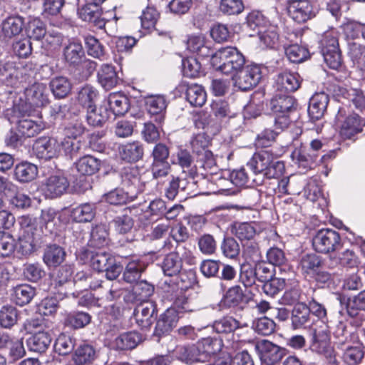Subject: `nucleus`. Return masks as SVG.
I'll use <instances>...</instances> for the list:
<instances>
[{
    "label": "nucleus",
    "mask_w": 365,
    "mask_h": 365,
    "mask_svg": "<svg viewBox=\"0 0 365 365\" xmlns=\"http://www.w3.org/2000/svg\"><path fill=\"white\" fill-rule=\"evenodd\" d=\"M121 185L131 194V197L142 192L143 185L140 182V170L136 166L124 167L120 173Z\"/></svg>",
    "instance_id": "obj_16"
},
{
    "label": "nucleus",
    "mask_w": 365,
    "mask_h": 365,
    "mask_svg": "<svg viewBox=\"0 0 365 365\" xmlns=\"http://www.w3.org/2000/svg\"><path fill=\"white\" fill-rule=\"evenodd\" d=\"M108 232L105 225H98L92 228L91 232V238L89 240L90 245L101 248L108 245Z\"/></svg>",
    "instance_id": "obj_54"
},
{
    "label": "nucleus",
    "mask_w": 365,
    "mask_h": 365,
    "mask_svg": "<svg viewBox=\"0 0 365 365\" xmlns=\"http://www.w3.org/2000/svg\"><path fill=\"white\" fill-rule=\"evenodd\" d=\"M1 346L9 345V354L14 360L23 357L25 354V349L21 340L12 341L8 335H2L0 337Z\"/></svg>",
    "instance_id": "obj_58"
},
{
    "label": "nucleus",
    "mask_w": 365,
    "mask_h": 365,
    "mask_svg": "<svg viewBox=\"0 0 365 365\" xmlns=\"http://www.w3.org/2000/svg\"><path fill=\"white\" fill-rule=\"evenodd\" d=\"M329 98L324 92L316 93L310 99L308 113L310 118L317 120L322 118L327 110Z\"/></svg>",
    "instance_id": "obj_27"
},
{
    "label": "nucleus",
    "mask_w": 365,
    "mask_h": 365,
    "mask_svg": "<svg viewBox=\"0 0 365 365\" xmlns=\"http://www.w3.org/2000/svg\"><path fill=\"white\" fill-rule=\"evenodd\" d=\"M262 363L274 365L279 362L284 354V349L267 340H262L256 344Z\"/></svg>",
    "instance_id": "obj_19"
},
{
    "label": "nucleus",
    "mask_w": 365,
    "mask_h": 365,
    "mask_svg": "<svg viewBox=\"0 0 365 365\" xmlns=\"http://www.w3.org/2000/svg\"><path fill=\"white\" fill-rule=\"evenodd\" d=\"M210 63L217 71L234 76L244 67L245 58L237 48L229 46L216 51Z\"/></svg>",
    "instance_id": "obj_3"
},
{
    "label": "nucleus",
    "mask_w": 365,
    "mask_h": 365,
    "mask_svg": "<svg viewBox=\"0 0 365 365\" xmlns=\"http://www.w3.org/2000/svg\"><path fill=\"white\" fill-rule=\"evenodd\" d=\"M322 265L321 257L316 254H306L301 257L298 268L304 274L312 275L317 273Z\"/></svg>",
    "instance_id": "obj_46"
},
{
    "label": "nucleus",
    "mask_w": 365,
    "mask_h": 365,
    "mask_svg": "<svg viewBox=\"0 0 365 365\" xmlns=\"http://www.w3.org/2000/svg\"><path fill=\"white\" fill-rule=\"evenodd\" d=\"M296 99L287 94H277L270 100L268 108L274 116L278 129H286L291 123L290 115L297 110Z\"/></svg>",
    "instance_id": "obj_4"
},
{
    "label": "nucleus",
    "mask_w": 365,
    "mask_h": 365,
    "mask_svg": "<svg viewBox=\"0 0 365 365\" xmlns=\"http://www.w3.org/2000/svg\"><path fill=\"white\" fill-rule=\"evenodd\" d=\"M161 267L165 275L168 277L177 275L182 267L180 255L177 252L169 253L163 259Z\"/></svg>",
    "instance_id": "obj_43"
},
{
    "label": "nucleus",
    "mask_w": 365,
    "mask_h": 365,
    "mask_svg": "<svg viewBox=\"0 0 365 365\" xmlns=\"http://www.w3.org/2000/svg\"><path fill=\"white\" fill-rule=\"evenodd\" d=\"M76 345V339L72 336L61 334L54 343V350L60 355H67L71 353Z\"/></svg>",
    "instance_id": "obj_56"
},
{
    "label": "nucleus",
    "mask_w": 365,
    "mask_h": 365,
    "mask_svg": "<svg viewBox=\"0 0 365 365\" xmlns=\"http://www.w3.org/2000/svg\"><path fill=\"white\" fill-rule=\"evenodd\" d=\"M311 349L327 358H331L334 349L330 341L329 326L326 324L314 331Z\"/></svg>",
    "instance_id": "obj_14"
},
{
    "label": "nucleus",
    "mask_w": 365,
    "mask_h": 365,
    "mask_svg": "<svg viewBox=\"0 0 365 365\" xmlns=\"http://www.w3.org/2000/svg\"><path fill=\"white\" fill-rule=\"evenodd\" d=\"M13 113L14 115L10 120L11 123L17 124V130L21 136L26 138L34 137L44 128V125L41 120L34 121L29 118H25L26 116L29 115L26 114L23 116L24 111L20 105L14 106Z\"/></svg>",
    "instance_id": "obj_10"
},
{
    "label": "nucleus",
    "mask_w": 365,
    "mask_h": 365,
    "mask_svg": "<svg viewBox=\"0 0 365 365\" xmlns=\"http://www.w3.org/2000/svg\"><path fill=\"white\" fill-rule=\"evenodd\" d=\"M230 178L237 187H252L262 185L263 182V179L252 178L249 175L245 168L232 170L230 174Z\"/></svg>",
    "instance_id": "obj_39"
},
{
    "label": "nucleus",
    "mask_w": 365,
    "mask_h": 365,
    "mask_svg": "<svg viewBox=\"0 0 365 365\" xmlns=\"http://www.w3.org/2000/svg\"><path fill=\"white\" fill-rule=\"evenodd\" d=\"M69 186L67 178L63 175H51L46 181L44 192L47 197H57L63 195Z\"/></svg>",
    "instance_id": "obj_28"
},
{
    "label": "nucleus",
    "mask_w": 365,
    "mask_h": 365,
    "mask_svg": "<svg viewBox=\"0 0 365 365\" xmlns=\"http://www.w3.org/2000/svg\"><path fill=\"white\" fill-rule=\"evenodd\" d=\"M101 161L93 156L85 155L75 163L77 172L82 175H92L100 169Z\"/></svg>",
    "instance_id": "obj_40"
},
{
    "label": "nucleus",
    "mask_w": 365,
    "mask_h": 365,
    "mask_svg": "<svg viewBox=\"0 0 365 365\" xmlns=\"http://www.w3.org/2000/svg\"><path fill=\"white\" fill-rule=\"evenodd\" d=\"M96 215L94 204L83 203L72 209L71 217L76 222H91Z\"/></svg>",
    "instance_id": "obj_44"
},
{
    "label": "nucleus",
    "mask_w": 365,
    "mask_h": 365,
    "mask_svg": "<svg viewBox=\"0 0 365 365\" xmlns=\"http://www.w3.org/2000/svg\"><path fill=\"white\" fill-rule=\"evenodd\" d=\"M301 83V78L297 73L284 71L277 74L274 87L280 92L289 93L297 91Z\"/></svg>",
    "instance_id": "obj_26"
},
{
    "label": "nucleus",
    "mask_w": 365,
    "mask_h": 365,
    "mask_svg": "<svg viewBox=\"0 0 365 365\" xmlns=\"http://www.w3.org/2000/svg\"><path fill=\"white\" fill-rule=\"evenodd\" d=\"M348 54L365 78V46L355 41L348 43Z\"/></svg>",
    "instance_id": "obj_47"
},
{
    "label": "nucleus",
    "mask_w": 365,
    "mask_h": 365,
    "mask_svg": "<svg viewBox=\"0 0 365 365\" xmlns=\"http://www.w3.org/2000/svg\"><path fill=\"white\" fill-rule=\"evenodd\" d=\"M364 357V351L359 346H348L343 354V360L346 365H358Z\"/></svg>",
    "instance_id": "obj_64"
},
{
    "label": "nucleus",
    "mask_w": 365,
    "mask_h": 365,
    "mask_svg": "<svg viewBox=\"0 0 365 365\" xmlns=\"http://www.w3.org/2000/svg\"><path fill=\"white\" fill-rule=\"evenodd\" d=\"M232 233L241 241L250 240L255 235L256 229L251 223H236L232 227Z\"/></svg>",
    "instance_id": "obj_63"
},
{
    "label": "nucleus",
    "mask_w": 365,
    "mask_h": 365,
    "mask_svg": "<svg viewBox=\"0 0 365 365\" xmlns=\"http://www.w3.org/2000/svg\"><path fill=\"white\" fill-rule=\"evenodd\" d=\"M20 225L19 237L15 249L16 253L21 256L31 255L36 249L37 243L36 220L28 215L19 218Z\"/></svg>",
    "instance_id": "obj_5"
},
{
    "label": "nucleus",
    "mask_w": 365,
    "mask_h": 365,
    "mask_svg": "<svg viewBox=\"0 0 365 365\" xmlns=\"http://www.w3.org/2000/svg\"><path fill=\"white\" fill-rule=\"evenodd\" d=\"M247 166L257 176L262 175L268 179L278 178L284 171V164L279 160H274L269 150H260L255 153L247 162Z\"/></svg>",
    "instance_id": "obj_2"
},
{
    "label": "nucleus",
    "mask_w": 365,
    "mask_h": 365,
    "mask_svg": "<svg viewBox=\"0 0 365 365\" xmlns=\"http://www.w3.org/2000/svg\"><path fill=\"white\" fill-rule=\"evenodd\" d=\"M38 175L37 167L29 162H22L14 168V178L20 182H29L36 178Z\"/></svg>",
    "instance_id": "obj_41"
},
{
    "label": "nucleus",
    "mask_w": 365,
    "mask_h": 365,
    "mask_svg": "<svg viewBox=\"0 0 365 365\" xmlns=\"http://www.w3.org/2000/svg\"><path fill=\"white\" fill-rule=\"evenodd\" d=\"M91 320V316L83 312L69 314L66 319V324L73 329H81L88 325Z\"/></svg>",
    "instance_id": "obj_61"
},
{
    "label": "nucleus",
    "mask_w": 365,
    "mask_h": 365,
    "mask_svg": "<svg viewBox=\"0 0 365 365\" xmlns=\"http://www.w3.org/2000/svg\"><path fill=\"white\" fill-rule=\"evenodd\" d=\"M288 11L293 20L298 23H304L315 16L313 6L308 0L294 1Z\"/></svg>",
    "instance_id": "obj_22"
},
{
    "label": "nucleus",
    "mask_w": 365,
    "mask_h": 365,
    "mask_svg": "<svg viewBox=\"0 0 365 365\" xmlns=\"http://www.w3.org/2000/svg\"><path fill=\"white\" fill-rule=\"evenodd\" d=\"M66 252L61 246L52 244L47 245L43 252V262L49 267L60 265L65 259Z\"/></svg>",
    "instance_id": "obj_35"
},
{
    "label": "nucleus",
    "mask_w": 365,
    "mask_h": 365,
    "mask_svg": "<svg viewBox=\"0 0 365 365\" xmlns=\"http://www.w3.org/2000/svg\"><path fill=\"white\" fill-rule=\"evenodd\" d=\"M96 357V351L93 346L83 343L76 349L73 360L76 365L91 364Z\"/></svg>",
    "instance_id": "obj_48"
},
{
    "label": "nucleus",
    "mask_w": 365,
    "mask_h": 365,
    "mask_svg": "<svg viewBox=\"0 0 365 365\" xmlns=\"http://www.w3.org/2000/svg\"><path fill=\"white\" fill-rule=\"evenodd\" d=\"M103 10L101 6L96 5L88 1H86V4L78 9V15L81 19L93 24L98 29H105L106 24L110 21H106L102 18Z\"/></svg>",
    "instance_id": "obj_17"
},
{
    "label": "nucleus",
    "mask_w": 365,
    "mask_h": 365,
    "mask_svg": "<svg viewBox=\"0 0 365 365\" xmlns=\"http://www.w3.org/2000/svg\"><path fill=\"white\" fill-rule=\"evenodd\" d=\"M73 272V267L71 264H65L61 267L51 283V289L55 294H58L59 299L73 294L69 292L67 289L73 284L71 281Z\"/></svg>",
    "instance_id": "obj_15"
},
{
    "label": "nucleus",
    "mask_w": 365,
    "mask_h": 365,
    "mask_svg": "<svg viewBox=\"0 0 365 365\" xmlns=\"http://www.w3.org/2000/svg\"><path fill=\"white\" fill-rule=\"evenodd\" d=\"M261 78V68L256 64L244 66L232 76L235 86L242 91H247L256 86Z\"/></svg>",
    "instance_id": "obj_12"
},
{
    "label": "nucleus",
    "mask_w": 365,
    "mask_h": 365,
    "mask_svg": "<svg viewBox=\"0 0 365 365\" xmlns=\"http://www.w3.org/2000/svg\"><path fill=\"white\" fill-rule=\"evenodd\" d=\"M285 53L288 59L295 63H299L306 60L309 56V51L307 48L297 43L292 44L285 48Z\"/></svg>",
    "instance_id": "obj_59"
},
{
    "label": "nucleus",
    "mask_w": 365,
    "mask_h": 365,
    "mask_svg": "<svg viewBox=\"0 0 365 365\" xmlns=\"http://www.w3.org/2000/svg\"><path fill=\"white\" fill-rule=\"evenodd\" d=\"M336 120L341 123L340 135L344 138L351 139L362 130V121L357 114L346 115L345 108H339Z\"/></svg>",
    "instance_id": "obj_13"
},
{
    "label": "nucleus",
    "mask_w": 365,
    "mask_h": 365,
    "mask_svg": "<svg viewBox=\"0 0 365 365\" xmlns=\"http://www.w3.org/2000/svg\"><path fill=\"white\" fill-rule=\"evenodd\" d=\"M91 265L98 272H105L106 277L109 280L117 279L123 270L122 266L115 258L110 253L104 251L96 252L91 256Z\"/></svg>",
    "instance_id": "obj_7"
},
{
    "label": "nucleus",
    "mask_w": 365,
    "mask_h": 365,
    "mask_svg": "<svg viewBox=\"0 0 365 365\" xmlns=\"http://www.w3.org/2000/svg\"><path fill=\"white\" fill-rule=\"evenodd\" d=\"M240 322L232 317H225L214 322L212 328L219 334H228L233 332L235 329L242 327Z\"/></svg>",
    "instance_id": "obj_55"
},
{
    "label": "nucleus",
    "mask_w": 365,
    "mask_h": 365,
    "mask_svg": "<svg viewBox=\"0 0 365 365\" xmlns=\"http://www.w3.org/2000/svg\"><path fill=\"white\" fill-rule=\"evenodd\" d=\"M186 99L191 106L201 107L206 102L207 94L202 86L190 84L186 90Z\"/></svg>",
    "instance_id": "obj_49"
},
{
    "label": "nucleus",
    "mask_w": 365,
    "mask_h": 365,
    "mask_svg": "<svg viewBox=\"0 0 365 365\" xmlns=\"http://www.w3.org/2000/svg\"><path fill=\"white\" fill-rule=\"evenodd\" d=\"M142 340L140 333L128 331L118 336L113 341V346L118 350H130L135 349Z\"/></svg>",
    "instance_id": "obj_33"
},
{
    "label": "nucleus",
    "mask_w": 365,
    "mask_h": 365,
    "mask_svg": "<svg viewBox=\"0 0 365 365\" xmlns=\"http://www.w3.org/2000/svg\"><path fill=\"white\" fill-rule=\"evenodd\" d=\"M321 52L324 62L331 69H338L341 65V55L337 38L333 33H326L321 41Z\"/></svg>",
    "instance_id": "obj_11"
},
{
    "label": "nucleus",
    "mask_w": 365,
    "mask_h": 365,
    "mask_svg": "<svg viewBox=\"0 0 365 365\" xmlns=\"http://www.w3.org/2000/svg\"><path fill=\"white\" fill-rule=\"evenodd\" d=\"M258 35L260 41L267 48H274L279 41L277 28L274 26L259 30Z\"/></svg>",
    "instance_id": "obj_62"
},
{
    "label": "nucleus",
    "mask_w": 365,
    "mask_h": 365,
    "mask_svg": "<svg viewBox=\"0 0 365 365\" xmlns=\"http://www.w3.org/2000/svg\"><path fill=\"white\" fill-rule=\"evenodd\" d=\"M35 295V290L29 284H21L14 289L13 300L19 306H24L30 302Z\"/></svg>",
    "instance_id": "obj_52"
},
{
    "label": "nucleus",
    "mask_w": 365,
    "mask_h": 365,
    "mask_svg": "<svg viewBox=\"0 0 365 365\" xmlns=\"http://www.w3.org/2000/svg\"><path fill=\"white\" fill-rule=\"evenodd\" d=\"M183 75L187 78H195L202 73L201 63L196 58L190 57L182 61Z\"/></svg>",
    "instance_id": "obj_57"
},
{
    "label": "nucleus",
    "mask_w": 365,
    "mask_h": 365,
    "mask_svg": "<svg viewBox=\"0 0 365 365\" xmlns=\"http://www.w3.org/2000/svg\"><path fill=\"white\" fill-rule=\"evenodd\" d=\"M145 106L148 113L156 115L155 121L161 124L164 120V111L167 107L165 98L161 95L150 96L145 98Z\"/></svg>",
    "instance_id": "obj_30"
},
{
    "label": "nucleus",
    "mask_w": 365,
    "mask_h": 365,
    "mask_svg": "<svg viewBox=\"0 0 365 365\" xmlns=\"http://www.w3.org/2000/svg\"><path fill=\"white\" fill-rule=\"evenodd\" d=\"M154 289V286L145 280L137 282L131 292L126 295L125 300L130 302H148V299L153 294Z\"/></svg>",
    "instance_id": "obj_29"
},
{
    "label": "nucleus",
    "mask_w": 365,
    "mask_h": 365,
    "mask_svg": "<svg viewBox=\"0 0 365 365\" xmlns=\"http://www.w3.org/2000/svg\"><path fill=\"white\" fill-rule=\"evenodd\" d=\"M34 73L31 63L16 62L12 57L0 60V78L7 86L19 87L29 81Z\"/></svg>",
    "instance_id": "obj_1"
},
{
    "label": "nucleus",
    "mask_w": 365,
    "mask_h": 365,
    "mask_svg": "<svg viewBox=\"0 0 365 365\" xmlns=\"http://www.w3.org/2000/svg\"><path fill=\"white\" fill-rule=\"evenodd\" d=\"M18 320L17 309L10 305L4 306L0 310V325L4 328L12 327Z\"/></svg>",
    "instance_id": "obj_60"
},
{
    "label": "nucleus",
    "mask_w": 365,
    "mask_h": 365,
    "mask_svg": "<svg viewBox=\"0 0 365 365\" xmlns=\"http://www.w3.org/2000/svg\"><path fill=\"white\" fill-rule=\"evenodd\" d=\"M146 267L147 264L142 259L137 257H132L123 272L124 280L130 284L137 282Z\"/></svg>",
    "instance_id": "obj_34"
},
{
    "label": "nucleus",
    "mask_w": 365,
    "mask_h": 365,
    "mask_svg": "<svg viewBox=\"0 0 365 365\" xmlns=\"http://www.w3.org/2000/svg\"><path fill=\"white\" fill-rule=\"evenodd\" d=\"M312 245L317 252L327 254L335 252L341 247L340 235L331 229L319 230L312 239Z\"/></svg>",
    "instance_id": "obj_9"
},
{
    "label": "nucleus",
    "mask_w": 365,
    "mask_h": 365,
    "mask_svg": "<svg viewBox=\"0 0 365 365\" xmlns=\"http://www.w3.org/2000/svg\"><path fill=\"white\" fill-rule=\"evenodd\" d=\"M192 347L195 362H205L220 350V341L212 337L203 338Z\"/></svg>",
    "instance_id": "obj_18"
},
{
    "label": "nucleus",
    "mask_w": 365,
    "mask_h": 365,
    "mask_svg": "<svg viewBox=\"0 0 365 365\" xmlns=\"http://www.w3.org/2000/svg\"><path fill=\"white\" fill-rule=\"evenodd\" d=\"M34 150L38 158L50 160L58 156L60 153V144L54 138H42L36 141Z\"/></svg>",
    "instance_id": "obj_23"
},
{
    "label": "nucleus",
    "mask_w": 365,
    "mask_h": 365,
    "mask_svg": "<svg viewBox=\"0 0 365 365\" xmlns=\"http://www.w3.org/2000/svg\"><path fill=\"white\" fill-rule=\"evenodd\" d=\"M174 279L165 281V284L171 287L173 291L186 290L191 287L196 282L195 272L192 269L180 272L174 276Z\"/></svg>",
    "instance_id": "obj_31"
},
{
    "label": "nucleus",
    "mask_w": 365,
    "mask_h": 365,
    "mask_svg": "<svg viewBox=\"0 0 365 365\" xmlns=\"http://www.w3.org/2000/svg\"><path fill=\"white\" fill-rule=\"evenodd\" d=\"M120 153L124 160L137 161L143 157V148L140 143L133 142L122 146Z\"/></svg>",
    "instance_id": "obj_53"
},
{
    "label": "nucleus",
    "mask_w": 365,
    "mask_h": 365,
    "mask_svg": "<svg viewBox=\"0 0 365 365\" xmlns=\"http://www.w3.org/2000/svg\"><path fill=\"white\" fill-rule=\"evenodd\" d=\"M25 105L21 106L24 115H31L32 108L46 106L48 102V91L46 85L42 83H35L24 91Z\"/></svg>",
    "instance_id": "obj_8"
},
{
    "label": "nucleus",
    "mask_w": 365,
    "mask_h": 365,
    "mask_svg": "<svg viewBox=\"0 0 365 365\" xmlns=\"http://www.w3.org/2000/svg\"><path fill=\"white\" fill-rule=\"evenodd\" d=\"M333 335L336 340L335 343L338 345H344L357 340L356 333L347 327L346 322L339 321L336 325Z\"/></svg>",
    "instance_id": "obj_38"
},
{
    "label": "nucleus",
    "mask_w": 365,
    "mask_h": 365,
    "mask_svg": "<svg viewBox=\"0 0 365 365\" xmlns=\"http://www.w3.org/2000/svg\"><path fill=\"white\" fill-rule=\"evenodd\" d=\"M347 315L352 319H356V326L361 324L363 319V312H365V290L360 292L352 297H349L345 302Z\"/></svg>",
    "instance_id": "obj_25"
},
{
    "label": "nucleus",
    "mask_w": 365,
    "mask_h": 365,
    "mask_svg": "<svg viewBox=\"0 0 365 365\" xmlns=\"http://www.w3.org/2000/svg\"><path fill=\"white\" fill-rule=\"evenodd\" d=\"M179 318L175 308L167 309L156 322L154 335L160 337L170 333L176 327Z\"/></svg>",
    "instance_id": "obj_21"
},
{
    "label": "nucleus",
    "mask_w": 365,
    "mask_h": 365,
    "mask_svg": "<svg viewBox=\"0 0 365 365\" xmlns=\"http://www.w3.org/2000/svg\"><path fill=\"white\" fill-rule=\"evenodd\" d=\"M52 341L51 334L46 331H38L27 339V346L30 351L43 353L49 347Z\"/></svg>",
    "instance_id": "obj_36"
},
{
    "label": "nucleus",
    "mask_w": 365,
    "mask_h": 365,
    "mask_svg": "<svg viewBox=\"0 0 365 365\" xmlns=\"http://www.w3.org/2000/svg\"><path fill=\"white\" fill-rule=\"evenodd\" d=\"M137 324L142 329L150 328L156 320L157 308L153 302L140 303L133 312Z\"/></svg>",
    "instance_id": "obj_20"
},
{
    "label": "nucleus",
    "mask_w": 365,
    "mask_h": 365,
    "mask_svg": "<svg viewBox=\"0 0 365 365\" xmlns=\"http://www.w3.org/2000/svg\"><path fill=\"white\" fill-rule=\"evenodd\" d=\"M311 314L304 303H298L292 310V323L294 329L311 324Z\"/></svg>",
    "instance_id": "obj_45"
},
{
    "label": "nucleus",
    "mask_w": 365,
    "mask_h": 365,
    "mask_svg": "<svg viewBox=\"0 0 365 365\" xmlns=\"http://www.w3.org/2000/svg\"><path fill=\"white\" fill-rule=\"evenodd\" d=\"M53 96L57 98H65L71 90V84L68 79L63 76L53 78L49 83Z\"/></svg>",
    "instance_id": "obj_50"
},
{
    "label": "nucleus",
    "mask_w": 365,
    "mask_h": 365,
    "mask_svg": "<svg viewBox=\"0 0 365 365\" xmlns=\"http://www.w3.org/2000/svg\"><path fill=\"white\" fill-rule=\"evenodd\" d=\"M24 26L21 16H11L4 20L0 26V39L8 41L21 34Z\"/></svg>",
    "instance_id": "obj_24"
},
{
    "label": "nucleus",
    "mask_w": 365,
    "mask_h": 365,
    "mask_svg": "<svg viewBox=\"0 0 365 365\" xmlns=\"http://www.w3.org/2000/svg\"><path fill=\"white\" fill-rule=\"evenodd\" d=\"M98 97V91L91 85H86L78 92V102L84 108L95 105Z\"/></svg>",
    "instance_id": "obj_51"
},
{
    "label": "nucleus",
    "mask_w": 365,
    "mask_h": 365,
    "mask_svg": "<svg viewBox=\"0 0 365 365\" xmlns=\"http://www.w3.org/2000/svg\"><path fill=\"white\" fill-rule=\"evenodd\" d=\"M62 56L70 67L76 68L83 64L90 73L96 69V63L86 59L83 47L78 39L70 38L63 43Z\"/></svg>",
    "instance_id": "obj_6"
},
{
    "label": "nucleus",
    "mask_w": 365,
    "mask_h": 365,
    "mask_svg": "<svg viewBox=\"0 0 365 365\" xmlns=\"http://www.w3.org/2000/svg\"><path fill=\"white\" fill-rule=\"evenodd\" d=\"M110 118V113L107 106L95 105L87 108L86 120L88 125L93 127L102 126Z\"/></svg>",
    "instance_id": "obj_37"
},
{
    "label": "nucleus",
    "mask_w": 365,
    "mask_h": 365,
    "mask_svg": "<svg viewBox=\"0 0 365 365\" xmlns=\"http://www.w3.org/2000/svg\"><path fill=\"white\" fill-rule=\"evenodd\" d=\"M107 104L109 106L110 116L112 114L115 117L123 115L130 107L128 98L120 93H110L108 97Z\"/></svg>",
    "instance_id": "obj_32"
},
{
    "label": "nucleus",
    "mask_w": 365,
    "mask_h": 365,
    "mask_svg": "<svg viewBox=\"0 0 365 365\" xmlns=\"http://www.w3.org/2000/svg\"><path fill=\"white\" fill-rule=\"evenodd\" d=\"M98 81L106 89L110 90L115 86L119 81L115 68L109 64H103L98 72Z\"/></svg>",
    "instance_id": "obj_42"
}]
</instances>
